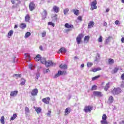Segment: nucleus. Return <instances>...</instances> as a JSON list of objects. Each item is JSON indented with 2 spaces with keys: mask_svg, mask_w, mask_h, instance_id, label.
I'll use <instances>...</instances> for the list:
<instances>
[{
  "mask_svg": "<svg viewBox=\"0 0 124 124\" xmlns=\"http://www.w3.org/2000/svg\"><path fill=\"white\" fill-rule=\"evenodd\" d=\"M65 28H66V29H71V28H73V25L72 24L69 25L68 23H66L65 24Z\"/></svg>",
  "mask_w": 124,
  "mask_h": 124,
  "instance_id": "aec40b11",
  "label": "nucleus"
},
{
  "mask_svg": "<svg viewBox=\"0 0 124 124\" xmlns=\"http://www.w3.org/2000/svg\"><path fill=\"white\" fill-rule=\"evenodd\" d=\"M48 25L49 26H52V27H55V24L53 23L52 22H49Z\"/></svg>",
  "mask_w": 124,
  "mask_h": 124,
  "instance_id": "49530a36",
  "label": "nucleus"
},
{
  "mask_svg": "<svg viewBox=\"0 0 124 124\" xmlns=\"http://www.w3.org/2000/svg\"><path fill=\"white\" fill-rule=\"evenodd\" d=\"M59 67H60V68H61V69H63V70H65V69H67V65H66V64H61Z\"/></svg>",
  "mask_w": 124,
  "mask_h": 124,
  "instance_id": "2eb2a0df",
  "label": "nucleus"
},
{
  "mask_svg": "<svg viewBox=\"0 0 124 124\" xmlns=\"http://www.w3.org/2000/svg\"><path fill=\"white\" fill-rule=\"evenodd\" d=\"M107 119V116H106V114H103L102 116V120H106Z\"/></svg>",
  "mask_w": 124,
  "mask_h": 124,
  "instance_id": "8fccbe9b",
  "label": "nucleus"
},
{
  "mask_svg": "<svg viewBox=\"0 0 124 124\" xmlns=\"http://www.w3.org/2000/svg\"><path fill=\"white\" fill-rule=\"evenodd\" d=\"M29 8L30 11H33L35 9V4L33 3V2H30L29 4Z\"/></svg>",
  "mask_w": 124,
  "mask_h": 124,
  "instance_id": "423d86ee",
  "label": "nucleus"
},
{
  "mask_svg": "<svg viewBox=\"0 0 124 124\" xmlns=\"http://www.w3.org/2000/svg\"><path fill=\"white\" fill-rule=\"evenodd\" d=\"M78 20H79V21H82V16H78Z\"/></svg>",
  "mask_w": 124,
  "mask_h": 124,
  "instance_id": "13d9d810",
  "label": "nucleus"
},
{
  "mask_svg": "<svg viewBox=\"0 0 124 124\" xmlns=\"http://www.w3.org/2000/svg\"><path fill=\"white\" fill-rule=\"evenodd\" d=\"M21 82L20 83V86H24L26 84V80L25 79H21Z\"/></svg>",
  "mask_w": 124,
  "mask_h": 124,
  "instance_id": "c85d7f7f",
  "label": "nucleus"
},
{
  "mask_svg": "<svg viewBox=\"0 0 124 124\" xmlns=\"http://www.w3.org/2000/svg\"><path fill=\"white\" fill-rule=\"evenodd\" d=\"M61 75H66V71H61Z\"/></svg>",
  "mask_w": 124,
  "mask_h": 124,
  "instance_id": "a18cd8bd",
  "label": "nucleus"
},
{
  "mask_svg": "<svg viewBox=\"0 0 124 124\" xmlns=\"http://www.w3.org/2000/svg\"><path fill=\"white\" fill-rule=\"evenodd\" d=\"M108 104H111V103H113L114 102V97L113 96H110L108 100Z\"/></svg>",
  "mask_w": 124,
  "mask_h": 124,
  "instance_id": "1a4fd4ad",
  "label": "nucleus"
},
{
  "mask_svg": "<svg viewBox=\"0 0 124 124\" xmlns=\"http://www.w3.org/2000/svg\"><path fill=\"white\" fill-rule=\"evenodd\" d=\"M31 33L30 32H26L25 34V38H28L29 36H31Z\"/></svg>",
  "mask_w": 124,
  "mask_h": 124,
  "instance_id": "72a5a7b5",
  "label": "nucleus"
},
{
  "mask_svg": "<svg viewBox=\"0 0 124 124\" xmlns=\"http://www.w3.org/2000/svg\"><path fill=\"white\" fill-rule=\"evenodd\" d=\"M25 114L28 115V114L30 113V109L28 107H25Z\"/></svg>",
  "mask_w": 124,
  "mask_h": 124,
  "instance_id": "cd10ccee",
  "label": "nucleus"
},
{
  "mask_svg": "<svg viewBox=\"0 0 124 124\" xmlns=\"http://www.w3.org/2000/svg\"><path fill=\"white\" fill-rule=\"evenodd\" d=\"M74 14L76 15V16H78L79 14V11L78 10L74 9L73 10Z\"/></svg>",
  "mask_w": 124,
  "mask_h": 124,
  "instance_id": "4be33fe9",
  "label": "nucleus"
},
{
  "mask_svg": "<svg viewBox=\"0 0 124 124\" xmlns=\"http://www.w3.org/2000/svg\"><path fill=\"white\" fill-rule=\"evenodd\" d=\"M120 124H124V121L123 120L120 123Z\"/></svg>",
  "mask_w": 124,
  "mask_h": 124,
  "instance_id": "774afa93",
  "label": "nucleus"
},
{
  "mask_svg": "<svg viewBox=\"0 0 124 124\" xmlns=\"http://www.w3.org/2000/svg\"><path fill=\"white\" fill-rule=\"evenodd\" d=\"M99 60H100V55H99V54L97 53V55L95 57V62H98Z\"/></svg>",
  "mask_w": 124,
  "mask_h": 124,
  "instance_id": "393cba45",
  "label": "nucleus"
},
{
  "mask_svg": "<svg viewBox=\"0 0 124 124\" xmlns=\"http://www.w3.org/2000/svg\"><path fill=\"white\" fill-rule=\"evenodd\" d=\"M93 65V63L91 62H87V66L88 67H91Z\"/></svg>",
  "mask_w": 124,
  "mask_h": 124,
  "instance_id": "c03bdc74",
  "label": "nucleus"
},
{
  "mask_svg": "<svg viewBox=\"0 0 124 124\" xmlns=\"http://www.w3.org/2000/svg\"><path fill=\"white\" fill-rule=\"evenodd\" d=\"M0 123L2 124H4V116H2L0 119Z\"/></svg>",
  "mask_w": 124,
  "mask_h": 124,
  "instance_id": "4c0bfd02",
  "label": "nucleus"
},
{
  "mask_svg": "<svg viewBox=\"0 0 124 124\" xmlns=\"http://www.w3.org/2000/svg\"><path fill=\"white\" fill-rule=\"evenodd\" d=\"M42 101L45 104H49L50 103V97H47L45 98L42 99Z\"/></svg>",
  "mask_w": 124,
  "mask_h": 124,
  "instance_id": "6e6552de",
  "label": "nucleus"
},
{
  "mask_svg": "<svg viewBox=\"0 0 124 124\" xmlns=\"http://www.w3.org/2000/svg\"><path fill=\"white\" fill-rule=\"evenodd\" d=\"M70 111H71L70 108H66L65 110L64 115L67 116V115H68V114H69V113H70Z\"/></svg>",
  "mask_w": 124,
  "mask_h": 124,
  "instance_id": "dca6fc26",
  "label": "nucleus"
},
{
  "mask_svg": "<svg viewBox=\"0 0 124 124\" xmlns=\"http://www.w3.org/2000/svg\"><path fill=\"white\" fill-rule=\"evenodd\" d=\"M121 79L122 80H124V73L122 75V76H121Z\"/></svg>",
  "mask_w": 124,
  "mask_h": 124,
  "instance_id": "680f3d73",
  "label": "nucleus"
},
{
  "mask_svg": "<svg viewBox=\"0 0 124 124\" xmlns=\"http://www.w3.org/2000/svg\"><path fill=\"white\" fill-rule=\"evenodd\" d=\"M11 1L13 3V4H14V3H15V1L14 0H11Z\"/></svg>",
  "mask_w": 124,
  "mask_h": 124,
  "instance_id": "69168bd1",
  "label": "nucleus"
},
{
  "mask_svg": "<svg viewBox=\"0 0 124 124\" xmlns=\"http://www.w3.org/2000/svg\"><path fill=\"white\" fill-rule=\"evenodd\" d=\"M12 35H13V31L12 30H10L8 33L7 37L8 38H10Z\"/></svg>",
  "mask_w": 124,
  "mask_h": 124,
  "instance_id": "5701e85b",
  "label": "nucleus"
},
{
  "mask_svg": "<svg viewBox=\"0 0 124 124\" xmlns=\"http://www.w3.org/2000/svg\"><path fill=\"white\" fill-rule=\"evenodd\" d=\"M26 27H27V25L25 23H22L20 25L21 29H24Z\"/></svg>",
  "mask_w": 124,
  "mask_h": 124,
  "instance_id": "f704fd0d",
  "label": "nucleus"
},
{
  "mask_svg": "<svg viewBox=\"0 0 124 124\" xmlns=\"http://www.w3.org/2000/svg\"><path fill=\"white\" fill-rule=\"evenodd\" d=\"M39 49L41 51H43V46H40Z\"/></svg>",
  "mask_w": 124,
  "mask_h": 124,
  "instance_id": "bf43d9fd",
  "label": "nucleus"
},
{
  "mask_svg": "<svg viewBox=\"0 0 124 124\" xmlns=\"http://www.w3.org/2000/svg\"><path fill=\"white\" fill-rule=\"evenodd\" d=\"M101 124H107V121H106V120L102 119V120L101 121Z\"/></svg>",
  "mask_w": 124,
  "mask_h": 124,
  "instance_id": "09e8293b",
  "label": "nucleus"
},
{
  "mask_svg": "<svg viewBox=\"0 0 124 124\" xmlns=\"http://www.w3.org/2000/svg\"><path fill=\"white\" fill-rule=\"evenodd\" d=\"M22 77V75L21 74H15L14 75V77H17V78H21V77Z\"/></svg>",
  "mask_w": 124,
  "mask_h": 124,
  "instance_id": "37998d69",
  "label": "nucleus"
},
{
  "mask_svg": "<svg viewBox=\"0 0 124 124\" xmlns=\"http://www.w3.org/2000/svg\"><path fill=\"white\" fill-rule=\"evenodd\" d=\"M92 110H93V107H92L91 106H86L83 110L85 113H88V112H91Z\"/></svg>",
  "mask_w": 124,
  "mask_h": 124,
  "instance_id": "39448f33",
  "label": "nucleus"
},
{
  "mask_svg": "<svg viewBox=\"0 0 124 124\" xmlns=\"http://www.w3.org/2000/svg\"><path fill=\"white\" fill-rule=\"evenodd\" d=\"M93 95H95V96H99L101 97L102 96V94L101 93V92H97V91H94L93 93Z\"/></svg>",
  "mask_w": 124,
  "mask_h": 124,
  "instance_id": "9d476101",
  "label": "nucleus"
},
{
  "mask_svg": "<svg viewBox=\"0 0 124 124\" xmlns=\"http://www.w3.org/2000/svg\"><path fill=\"white\" fill-rule=\"evenodd\" d=\"M38 93V90H37V89H35L32 91L31 93V94L32 96L37 95Z\"/></svg>",
  "mask_w": 124,
  "mask_h": 124,
  "instance_id": "9b49d317",
  "label": "nucleus"
},
{
  "mask_svg": "<svg viewBox=\"0 0 124 124\" xmlns=\"http://www.w3.org/2000/svg\"><path fill=\"white\" fill-rule=\"evenodd\" d=\"M41 63H42L43 64H45V62H46V59L44 58H42L41 57Z\"/></svg>",
  "mask_w": 124,
  "mask_h": 124,
  "instance_id": "c756f323",
  "label": "nucleus"
},
{
  "mask_svg": "<svg viewBox=\"0 0 124 124\" xmlns=\"http://www.w3.org/2000/svg\"><path fill=\"white\" fill-rule=\"evenodd\" d=\"M109 83H107L106 85V86L104 88V90L105 91H106V92H107V91H108V89H109Z\"/></svg>",
  "mask_w": 124,
  "mask_h": 124,
  "instance_id": "7c9ffc66",
  "label": "nucleus"
},
{
  "mask_svg": "<svg viewBox=\"0 0 124 124\" xmlns=\"http://www.w3.org/2000/svg\"><path fill=\"white\" fill-rule=\"evenodd\" d=\"M84 37V35L82 33H80L79 35H78L76 41L77 42L78 45H79L81 43V41H82V38Z\"/></svg>",
  "mask_w": 124,
  "mask_h": 124,
  "instance_id": "f257e3e1",
  "label": "nucleus"
},
{
  "mask_svg": "<svg viewBox=\"0 0 124 124\" xmlns=\"http://www.w3.org/2000/svg\"><path fill=\"white\" fill-rule=\"evenodd\" d=\"M46 36V32H44L42 33V37H45Z\"/></svg>",
  "mask_w": 124,
  "mask_h": 124,
  "instance_id": "3c124183",
  "label": "nucleus"
},
{
  "mask_svg": "<svg viewBox=\"0 0 124 124\" xmlns=\"http://www.w3.org/2000/svg\"><path fill=\"white\" fill-rule=\"evenodd\" d=\"M108 64H110V65H112L114 64V62H115V60L112 59H109L108 60Z\"/></svg>",
  "mask_w": 124,
  "mask_h": 124,
  "instance_id": "f3484780",
  "label": "nucleus"
},
{
  "mask_svg": "<svg viewBox=\"0 0 124 124\" xmlns=\"http://www.w3.org/2000/svg\"><path fill=\"white\" fill-rule=\"evenodd\" d=\"M25 57H26V59L27 60H29L30 61V60H31V55H30V54H25Z\"/></svg>",
  "mask_w": 124,
  "mask_h": 124,
  "instance_id": "e433bc0d",
  "label": "nucleus"
},
{
  "mask_svg": "<svg viewBox=\"0 0 124 124\" xmlns=\"http://www.w3.org/2000/svg\"><path fill=\"white\" fill-rule=\"evenodd\" d=\"M41 59V56H40V55H39V54H38L36 56V57H35L34 58V60H35V61H36V62H38Z\"/></svg>",
  "mask_w": 124,
  "mask_h": 124,
  "instance_id": "6ab92c4d",
  "label": "nucleus"
},
{
  "mask_svg": "<svg viewBox=\"0 0 124 124\" xmlns=\"http://www.w3.org/2000/svg\"><path fill=\"white\" fill-rule=\"evenodd\" d=\"M68 11H69V9L66 8V9H65L64 10H63V13H64V15H66L67 13H68Z\"/></svg>",
  "mask_w": 124,
  "mask_h": 124,
  "instance_id": "58836bf2",
  "label": "nucleus"
},
{
  "mask_svg": "<svg viewBox=\"0 0 124 124\" xmlns=\"http://www.w3.org/2000/svg\"><path fill=\"white\" fill-rule=\"evenodd\" d=\"M18 94V91H12L10 93L11 96H16Z\"/></svg>",
  "mask_w": 124,
  "mask_h": 124,
  "instance_id": "4468645a",
  "label": "nucleus"
},
{
  "mask_svg": "<svg viewBox=\"0 0 124 124\" xmlns=\"http://www.w3.org/2000/svg\"><path fill=\"white\" fill-rule=\"evenodd\" d=\"M112 38V37L109 36L108 38L106 39V42H105V44H108L110 41H111V39Z\"/></svg>",
  "mask_w": 124,
  "mask_h": 124,
  "instance_id": "a878e982",
  "label": "nucleus"
},
{
  "mask_svg": "<svg viewBox=\"0 0 124 124\" xmlns=\"http://www.w3.org/2000/svg\"><path fill=\"white\" fill-rule=\"evenodd\" d=\"M103 27H106L107 28V22H104V23L103 24Z\"/></svg>",
  "mask_w": 124,
  "mask_h": 124,
  "instance_id": "864d4df0",
  "label": "nucleus"
},
{
  "mask_svg": "<svg viewBox=\"0 0 124 124\" xmlns=\"http://www.w3.org/2000/svg\"><path fill=\"white\" fill-rule=\"evenodd\" d=\"M60 53H63L65 54L66 53V49L64 47H61L59 50Z\"/></svg>",
  "mask_w": 124,
  "mask_h": 124,
  "instance_id": "a211bd4d",
  "label": "nucleus"
},
{
  "mask_svg": "<svg viewBox=\"0 0 124 124\" xmlns=\"http://www.w3.org/2000/svg\"><path fill=\"white\" fill-rule=\"evenodd\" d=\"M36 112H37V114H40L41 112V108H36L35 109Z\"/></svg>",
  "mask_w": 124,
  "mask_h": 124,
  "instance_id": "bb28decb",
  "label": "nucleus"
},
{
  "mask_svg": "<svg viewBox=\"0 0 124 124\" xmlns=\"http://www.w3.org/2000/svg\"><path fill=\"white\" fill-rule=\"evenodd\" d=\"M61 75H62V71H58V73L54 76V78H58V77H59Z\"/></svg>",
  "mask_w": 124,
  "mask_h": 124,
  "instance_id": "412c9836",
  "label": "nucleus"
},
{
  "mask_svg": "<svg viewBox=\"0 0 124 124\" xmlns=\"http://www.w3.org/2000/svg\"><path fill=\"white\" fill-rule=\"evenodd\" d=\"M47 14L48 13H47V11H46V10H44L43 12L41 13L42 19L44 20L46 19Z\"/></svg>",
  "mask_w": 124,
  "mask_h": 124,
  "instance_id": "0eeeda50",
  "label": "nucleus"
},
{
  "mask_svg": "<svg viewBox=\"0 0 124 124\" xmlns=\"http://www.w3.org/2000/svg\"><path fill=\"white\" fill-rule=\"evenodd\" d=\"M99 77H100V76H97L92 78V81H94V80H96V79H98V78H99Z\"/></svg>",
  "mask_w": 124,
  "mask_h": 124,
  "instance_id": "ea45409f",
  "label": "nucleus"
},
{
  "mask_svg": "<svg viewBox=\"0 0 124 124\" xmlns=\"http://www.w3.org/2000/svg\"><path fill=\"white\" fill-rule=\"evenodd\" d=\"M53 10L55 12V13H58V12H60V7L57 6H54L53 7Z\"/></svg>",
  "mask_w": 124,
  "mask_h": 124,
  "instance_id": "ddd939ff",
  "label": "nucleus"
},
{
  "mask_svg": "<svg viewBox=\"0 0 124 124\" xmlns=\"http://www.w3.org/2000/svg\"><path fill=\"white\" fill-rule=\"evenodd\" d=\"M17 118V114H13V116L11 117V120L13 121L15 120Z\"/></svg>",
  "mask_w": 124,
  "mask_h": 124,
  "instance_id": "473e14b6",
  "label": "nucleus"
},
{
  "mask_svg": "<svg viewBox=\"0 0 124 124\" xmlns=\"http://www.w3.org/2000/svg\"><path fill=\"white\" fill-rule=\"evenodd\" d=\"M115 25H120V21L119 20H116L115 21Z\"/></svg>",
  "mask_w": 124,
  "mask_h": 124,
  "instance_id": "4d7b16f0",
  "label": "nucleus"
},
{
  "mask_svg": "<svg viewBox=\"0 0 124 124\" xmlns=\"http://www.w3.org/2000/svg\"><path fill=\"white\" fill-rule=\"evenodd\" d=\"M57 16H58V15H57V14H55L53 17V18H54L55 21H57V19H58Z\"/></svg>",
  "mask_w": 124,
  "mask_h": 124,
  "instance_id": "6e6d98bb",
  "label": "nucleus"
},
{
  "mask_svg": "<svg viewBox=\"0 0 124 124\" xmlns=\"http://www.w3.org/2000/svg\"><path fill=\"white\" fill-rule=\"evenodd\" d=\"M119 68L118 67H116L114 68V69L113 70V72L114 73H116L117 72H118V70H119Z\"/></svg>",
  "mask_w": 124,
  "mask_h": 124,
  "instance_id": "a19ab883",
  "label": "nucleus"
},
{
  "mask_svg": "<svg viewBox=\"0 0 124 124\" xmlns=\"http://www.w3.org/2000/svg\"><path fill=\"white\" fill-rule=\"evenodd\" d=\"M121 42H122V43H124V37L122 38Z\"/></svg>",
  "mask_w": 124,
  "mask_h": 124,
  "instance_id": "e2e57ef3",
  "label": "nucleus"
},
{
  "mask_svg": "<svg viewBox=\"0 0 124 124\" xmlns=\"http://www.w3.org/2000/svg\"><path fill=\"white\" fill-rule=\"evenodd\" d=\"M29 68L31 70H33V69H34V68H35V66L31 64H29Z\"/></svg>",
  "mask_w": 124,
  "mask_h": 124,
  "instance_id": "2f4dec72",
  "label": "nucleus"
},
{
  "mask_svg": "<svg viewBox=\"0 0 124 124\" xmlns=\"http://www.w3.org/2000/svg\"><path fill=\"white\" fill-rule=\"evenodd\" d=\"M112 93L113 94H119V93H122V89L120 88H114L112 90Z\"/></svg>",
  "mask_w": 124,
  "mask_h": 124,
  "instance_id": "20e7f679",
  "label": "nucleus"
},
{
  "mask_svg": "<svg viewBox=\"0 0 124 124\" xmlns=\"http://www.w3.org/2000/svg\"><path fill=\"white\" fill-rule=\"evenodd\" d=\"M102 36H100L98 40V42H102Z\"/></svg>",
  "mask_w": 124,
  "mask_h": 124,
  "instance_id": "de8ad7c7",
  "label": "nucleus"
},
{
  "mask_svg": "<svg viewBox=\"0 0 124 124\" xmlns=\"http://www.w3.org/2000/svg\"><path fill=\"white\" fill-rule=\"evenodd\" d=\"M92 71H93V72H96L97 71L96 70V68H94L92 70Z\"/></svg>",
  "mask_w": 124,
  "mask_h": 124,
  "instance_id": "0e129e2a",
  "label": "nucleus"
},
{
  "mask_svg": "<svg viewBox=\"0 0 124 124\" xmlns=\"http://www.w3.org/2000/svg\"><path fill=\"white\" fill-rule=\"evenodd\" d=\"M97 71H99V70H101V68H96Z\"/></svg>",
  "mask_w": 124,
  "mask_h": 124,
  "instance_id": "338daca9",
  "label": "nucleus"
},
{
  "mask_svg": "<svg viewBox=\"0 0 124 124\" xmlns=\"http://www.w3.org/2000/svg\"><path fill=\"white\" fill-rule=\"evenodd\" d=\"M45 64L46 67H49V66H56V63L51 61H46Z\"/></svg>",
  "mask_w": 124,
  "mask_h": 124,
  "instance_id": "7ed1b4c3",
  "label": "nucleus"
},
{
  "mask_svg": "<svg viewBox=\"0 0 124 124\" xmlns=\"http://www.w3.org/2000/svg\"><path fill=\"white\" fill-rule=\"evenodd\" d=\"M121 88H124V81L121 82Z\"/></svg>",
  "mask_w": 124,
  "mask_h": 124,
  "instance_id": "5fc2aeb1",
  "label": "nucleus"
},
{
  "mask_svg": "<svg viewBox=\"0 0 124 124\" xmlns=\"http://www.w3.org/2000/svg\"><path fill=\"white\" fill-rule=\"evenodd\" d=\"M97 86H96V85H93V86H92V90L95 91V90H97Z\"/></svg>",
  "mask_w": 124,
  "mask_h": 124,
  "instance_id": "79ce46f5",
  "label": "nucleus"
},
{
  "mask_svg": "<svg viewBox=\"0 0 124 124\" xmlns=\"http://www.w3.org/2000/svg\"><path fill=\"white\" fill-rule=\"evenodd\" d=\"M89 40H90V36H85L84 38V41L87 43V42H89Z\"/></svg>",
  "mask_w": 124,
  "mask_h": 124,
  "instance_id": "b1692460",
  "label": "nucleus"
},
{
  "mask_svg": "<svg viewBox=\"0 0 124 124\" xmlns=\"http://www.w3.org/2000/svg\"><path fill=\"white\" fill-rule=\"evenodd\" d=\"M94 25V22L93 21H91L88 23V28L91 29Z\"/></svg>",
  "mask_w": 124,
  "mask_h": 124,
  "instance_id": "f8f14e48",
  "label": "nucleus"
},
{
  "mask_svg": "<svg viewBox=\"0 0 124 124\" xmlns=\"http://www.w3.org/2000/svg\"><path fill=\"white\" fill-rule=\"evenodd\" d=\"M47 116H50L51 115V110H48L47 113Z\"/></svg>",
  "mask_w": 124,
  "mask_h": 124,
  "instance_id": "052dcab7",
  "label": "nucleus"
},
{
  "mask_svg": "<svg viewBox=\"0 0 124 124\" xmlns=\"http://www.w3.org/2000/svg\"><path fill=\"white\" fill-rule=\"evenodd\" d=\"M25 21L26 22H29L30 21V16L29 15H27L25 16Z\"/></svg>",
  "mask_w": 124,
  "mask_h": 124,
  "instance_id": "c9c22d12",
  "label": "nucleus"
},
{
  "mask_svg": "<svg viewBox=\"0 0 124 124\" xmlns=\"http://www.w3.org/2000/svg\"><path fill=\"white\" fill-rule=\"evenodd\" d=\"M96 4H97L96 0H94V1L92 2L91 5V10L93 11L94 9H97V6H96Z\"/></svg>",
  "mask_w": 124,
  "mask_h": 124,
  "instance_id": "f03ea898",
  "label": "nucleus"
},
{
  "mask_svg": "<svg viewBox=\"0 0 124 124\" xmlns=\"http://www.w3.org/2000/svg\"><path fill=\"white\" fill-rule=\"evenodd\" d=\"M39 76H40V74L39 73H37L36 75V79H37V80L38 79V78H39Z\"/></svg>",
  "mask_w": 124,
  "mask_h": 124,
  "instance_id": "603ef678",
  "label": "nucleus"
}]
</instances>
